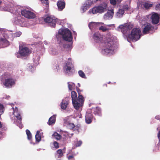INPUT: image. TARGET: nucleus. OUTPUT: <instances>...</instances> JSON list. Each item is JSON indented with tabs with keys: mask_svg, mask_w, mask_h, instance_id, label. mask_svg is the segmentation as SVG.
Masks as SVG:
<instances>
[{
	"mask_svg": "<svg viewBox=\"0 0 160 160\" xmlns=\"http://www.w3.org/2000/svg\"><path fill=\"white\" fill-rule=\"evenodd\" d=\"M15 82L16 80L12 78H6L3 82V84L6 88H10L14 85Z\"/></svg>",
	"mask_w": 160,
	"mask_h": 160,
	"instance_id": "obj_7",
	"label": "nucleus"
},
{
	"mask_svg": "<svg viewBox=\"0 0 160 160\" xmlns=\"http://www.w3.org/2000/svg\"><path fill=\"white\" fill-rule=\"evenodd\" d=\"M4 108L3 106L0 103V114H2L3 113Z\"/></svg>",
	"mask_w": 160,
	"mask_h": 160,
	"instance_id": "obj_39",
	"label": "nucleus"
},
{
	"mask_svg": "<svg viewBox=\"0 0 160 160\" xmlns=\"http://www.w3.org/2000/svg\"><path fill=\"white\" fill-rule=\"evenodd\" d=\"M92 112L96 115L101 116L102 115L101 109L98 107L92 108Z\"/></svg>",
	"mask_w": 160,
	"mask_h": 160,
	"instance_id": "obj_17",
	"label": "nucleus"
},
{
	"mask_svg": "<svg viewBox=\"0 0 160 160\" xmlns=\"http://www.w3.org/2000/svg\"><path fill=\"white\" fill-rule=\"evenodd\" d=\"M68 102H69L66 100V99L63 100L61 103V108L63 109H65L67 107Z\"/></svg>",
	"mask_w": 160,
	"mask_h": 160,
	"instance_id": "obj_25",
	"label": "nucleus"
},
{
	"mask_svg": "<svg viewBox=\"0 0 160 160\" xmlns=\"http://www.w3.org/2000/svg\"><path fill=\"white\" fill-rule=\"evenodd\" d=\"M73 66V65L71 62H68L66 63L65 66L66 72H70Z\"/></svg>",
	"mask_w": 160,
	"mask_h": 160,
	"instance_id": "obj_24",
	"label": "nucleus"
},
{
	"mask_svg": "<svg viewBox=\"0 0 160 160\" xmlns=\"http://www.w3.org/2000/svg\"><path fill=\"white\" fill-rule=\"evenodd\" d=\"M0 45H2L3 47H6L9 45V42L5 38H0Z\"/></svg>",
	"mask_w": 160,
	"mask_h": 160,
	"instance_id": "obj_23",
	"label": "nucleus"
},
{
	"mask_svg": "<svg viewBox=\"0 0 160 160\" xmlns=\"http://www.w3.org/2000/svg\"><path fill=\"white\" fill-rule=\"evenodd\" d=\"M155 9L156 10H160V4H158L156 5Z\"/></svg>",
	"mask_w": 160,
	"mask_h": 160,
	"instance_id": "obj_46",
	"label": "nucleus"
},
{
	"mask_svg": "<svg viewBox=\"0 0 160 160\" xmlns=\"http://www.w3.org/2000/svg\"><path fill=\"white\" fill-rule=\"evenodd\" d=\"M58 19L53 16H48L44 19L45 22L52 27L55 26L56 23L58 22Z\"/></svg>",
	"mask_w": 160,
	"mask_h": 160,
	"instance_id": "obj_6",
	"label": "nucleus"
},
{
	"mask_svg": "<svg viewBox=\"0 0 160 160\" xmlns=\"http://www.w3.org/2000/svg\"><path fill=\"white\" fill-rule=\"evenodd\" d=\"M107 4L106 3H103L97 6L94 7L90 10L89 12L90 13H92L94 14L97 13H102L107 10Z\"/></svg>",
	"mask_w": 160,
	"mask_h": 160,
	"instance_id": "obj_2",
	"label": "nucleus"
},
{
	"mask_svg": "<svg viewBox=\"0 0 160 160\" xmlns=\"http://www.w3.org/2000/svg\"><path fill=\"white\" fill-rule=\"evenodd\" d=\"M118 4L120 3L122 0H117Z\"/></svg>",
	"mask_w": 160,
	"mask_h": 160,
	"instance_id": "obj_53",
	"label": "nucleus"
},
{
	"mask_svg": "<svg viewBox=\"0 0 160 160\" xmlns=\"http://www.w3.org/2000/svg\"><path fill=\"white\" fill-rule=\"evenodd\" d=\"M78 85L79 87H80V84L79 83H78Z\"/></svg>",
	"mask_w": 160,
	"mask_h": 160,
	"instance_id": "obj_58",
	"label": "nucleus"
},
{
	"mask_svg": "<svg viewBox=\"0 0 160 160\" xmlns=\"http://www.w3.org/2000/svg\"><path fill=\"white\" fill-rule=\"evenodd\" d=\"M150 18L151 20V22L153 24H156L159 21V15L158 14L155 12L152 13Z\"/></svg>",
	"mask_w": 160,
	"mask_h": 160,
	"instance_id": "obj_10",
	"label": "nucleus"
},
{
	"mask_svg": "<svg viewBox=\"0 0 160 160\" xmlns=\"http://www.w3.org/2000/svg\"><path fill=\"white\" fill-rule=\"evenodd\" d=\"M1 115V114H0V115Z\"/></svg>",
	"mask_w": 160,
	"mask_h": 160,
	"instance_id": "obj_59",
	"label": "nucleus"
},
{
	"mask_svg": "<svg viewBox=\"0 0 160 160\" xmlns=\"http://www.w3.org/2000/svg\"><path fill=\"white\" fill-rule=\"evenodd\" d=\"M107 85L106 84H104L102 86L101 88L102 89H104L107 88Z\"/></svg>",
	"mask_w": 160,
	"mask_h": 160,
	"instance_id": "obj_47",
	"label": "nucleus"
},
{
	"mask_svg": "<svg viewBox=\"0 0 160 160\" xmlns=\"http://www.w3.org/2000/svg\"><path fill=\"white\" fill-rule=\"evenodd\" d=\"M68 60H69L70 61L71 60V58H68Z\"/></svg>",
	"mask_w": 160,
	"mask_h": 160,
	"instance_id": "obj_57",
	"label": "nucleus"
},
{
	"mask_svg": "<svg viewBox=\"0 0 160 160\" xmlns=\"http://www.w3.org/2000/svg\"><path fill=\"white\" fill-rule=\"evenodd\" d=\"M26 132L27 136L28 139L29 140H31L32 138V135L30 131L28 129H27Z\"/></svg>",
	"mask_w": 160,
	"mask_h": 160,
	"instance_id": "obj_32",
	"label": "nucleus"
},
{
	"mask_svg": "<svg viewBox=\"0 0 160 160\" xmlns=\"http://www.w3.org/2000/svg\"><path fill=\"white\" fill-rule=\"evenodd\" d=\"M64 123L65 125H68V126L69 125V124H71V123H70L69 121H68L67 120L65 121L64 122Z\"/></svg>",
	"mask_w": 160,
	"mask_h": 160,
	"instance_id": "obj_48",
	"label": "nucleus"
},
{
	"mask_svg": "<svg viewBox=\"0 0 160 160\" xmlns=\"http://www.w3.org/2000/svg\"><path fill=\"white\" fill-rule=\"evenodd\" d=\"M105 46L106 48H112L114 49L115 44L113 41H109L105 43Z\"/></svg>",
	"mask_w": 160,
	"mask_h": 160,
	"instance_id": "obj_21",
	"label": "nucleus"
},
{
	"mask_svg": "<svg viewBox=\"0 0 160 160\" xmlns=\"http://www.w3.org/2000/svg\"><path fill=\"white\" fill-rule=\"evenodd\" d=\"M99 30H101L103 32H105L107 31L109 29L106 28L105 27L102 26L99 28Z\"/></svg>",
	"mask_w": 160,
	"mask_h": 160,
	"instance_id": "obj_36",
	"label": "nucleus"
},
{
	"mask_svg": "<svg viewBox=\"0 0 160 160\" xmlns=\"http://www.w3.org/2000/svg\"><path fill=\"white\" fill-rule=\"evenodd\" d=\"M124 10L121 9H119L115 14L117 18H120L122 17L124 13Z\"/></svg>",
	"mask_w": 160,
	"mask_h": 160,
	"instance_id": "obj_22",
	"label": "nucleus"
},
{
	"mask_svg": "<svg viewBox=\"0 0 160 160\" xmlns=\"http://www.w3.org/2000/svg\"><path fill=\"white\" fill-rule=\"evenodd\" d=\"M52 136L57 140H60L62 137V136L56 132H55Z\"/></svg>",
	"mask_w": 160,
	"mask_h": 160,
	"instance_id": "obj_30",
	"label": "nucleus"
},
{
	"mask_svg": "<svg viewBox=\"0 0 160 160\" xmlns=\"http://www.w3.org/2000/svg\"><path fill=\"white\" fill-rule=\"evenodd\" d=\"M92 3V2L90 0H87L86 1L82 7L83 12H84L90 8Z\"/></svg>",
	"mask_w": 160,
	"mask_h": 160,
	"instance_id": "obj_14",
	"label": "nucleus"
},
{
	"mask_svg": "<svg viewBox=\"0 0 160 160\" xmlns=\"http://www.w3.org/2000/svg\"><path fill=\"white\" fill-rule=\"evenodd\" d=\"M53 69L55 71H58L59 69V65L57 64L54 67H53Z\"/></svg>",
	"mask_w": 160,
	"mask_h": 160,
	"instance_id": "obj_41",
	"label": "nucleus"
},
{
	"mask_svg": "<svg viewBox=\"0 0 160 160\" xmlns=\"http://www.w3.org/2000/svg\"><path fill=\"white\" fill-rule=\"evenodd\" d=\"M119 28H120L121 30L123 33H125L131 29L132 27L131 25L128 24H126L124 25H121L119 27Z\"/></svg>",
	"mask_w": 160,
	"mask_h": 160,
	"instance_id": "obj_15",
	"label": "nucleus"
},
{
	"mask_svg": "<svg viewBox=\"0 0 160 160\" xmlns=\"http://www.w3.org/2000/svg\"><path fill=\"white\" fill-rule=\"evenodd\" d=\"M99 23L92 22L89 24L88 27L91 30L97 29Z\"/></svg>",
	"mask_w": 160,
	"mask_h": 160,
	"instance_id": "obj_19",
	"label": "nucleus"
},
{
	"mask_svg": "<svg viewBox=\"0 0 160 160\" xmlns=\"http://www.w3.org/2000/svg\"><path fill=\"white\" fill-rule=\"evenodd\" d=\"M2 77L5 79L6 78H11V75L8 72H5L2 75Z\"/></svg>",
	"mask_w": 160,
	"mask_h": 160,
	"instance_id": "obj_35",
	"label": "nucleus"
},
{
	"mask_svg": "<svg viewBox=\"0 0 160 160\" xmlns=\"http://www.w3.org/2000/svg\"><path fill=\"white\" fill-rule=\"evenodd\" d=\"M21 34V33L20 32H17L15 33V35L17 37H19Z\"/></svg>",
	"mask_w": 160,
	"mask_h": 160,
	"instance_id": "obj_49",
	"label": "nucleus"
},
{
	"mask_svg": "<svg viewBox=\"0 0 160 160\" xmlns=\"http://www.w3.org/2000/svg\"><path fill=\"white\" fill-rule=\"evenodd\" d=\"M68 87L70 90L71 91L73 89V88L75 87V85L74 84H70L69 82L68 83Z\"/></svg>",
	"mask_w": 160,
	"mask_h": 160,
	"instance_id": "obj_37",
	"label": "nucleus"
},
{
	"mask_svg": "<svg viewBox=\"0 0 160 160\" xmlns=\"http://www.w3.org/2000/svg\"><path fill=\"white\" fill-rule=\"evenodd\" d=\"M143 6L146 9H148L152 7V4L151 3L146 2L144 3Z\"/></svg>",
	"mask_w": 160,
	"mask_h": 160,
	"instance_id": "obj_29",
	"label": "nucleus"
},
{
	"mask_svg": "<svg viewBox=\"0 0 160 160\" xmlns=\"http://www.w3.org/2000/svg\"><path fill=\"white\" fill-rule=\"evenodd\" d=\"M19 54L22 56L26 57L28 56L31 53V51L26 47H20L19 51Z\"/></svg>",
	"mask_w": 160,
	"mask_h": 160,
	"instance_id": "obj_9",
	"label": "nucleus"
},
{
	"mask_svg": "<svg viewBox=\"0 0 160 160\" xmlns=\"http://www.w3.org/2000/svg\"><path fill=\"white\" fill-rule=\"evenodd\" d=\"M122 8L124 11H128L129 9V7L128 5H125L123 6Z\"/></svg>",
	"mask_w": 160,
	"mask_h": 160,
	"instance_id": "obj_38",
	"label": "nucleus"
},
{
	"mask_svg": "<svg viewBox=\"0 0 160 160\" xmlns=\"http://www.w3.org/2000/svg\"><path fill=\"white\" fill-rule=\"evenodd\" d=\"M110 3L113 5H116L117 3V0H110Z\"/></svg>",
	"mask_w": 160,
	"mask_h": 160,
	"instance_id": "obj_43",
	"label": "nucleus"
},
{
	"mask_svg": "<svg viewBox=\"0 0 160 160\" xmlns=\"http://www.w3.org/2000/svg\"><path fill=\"white\" fill-rule=\"evenodd\" d=\"M17 110L18 108H16L15 110L14 111V115L18 120V122L19 124H21L22 122V118L20 114L18 113V111H17Z\"/></svg>",
	"mask_w": 160,
	"mask_h": 160,
	"instance_id": "obj_20",
	"label": "nucleus"
},
{
	"mask_svg": "<svg viewBox=\"0 0 160 160\" xmlns=\"http://www.w3.org/2000/svg\"><path fill=\"white\" fill-rule=\"evenodd\" d=\"M2 127V125L1 124V122H0V128H1Z\"/></svg>",
	"mask_w": 160,
	"mask_h": 160,
	"instance_id": "obj_55",
	"label": "nucleus"
},
{
	"mask_svg": "<svg viewBox=\"0 0 160 160\" xmlns=\"http://www.w3.org/2000/svg\"><path fill=\"white\" fill-rule=\"evenodd\" d=\"M71 97L74 108L76 110L79 109L84 102V99L83 96L79 93L78 97L77 98L76 92L73 91L71 92Z\"/></svg>",
	"mask_w": 160,
	"mask_h": 160,
	"instance_id": "obj_1",
	"label": "nucleus"
},
{
	"mask_svg": "<svg viewBox=\"0 0 160 160\" xmlns=\"http://www.w3.org/2000/svg\"><path fill=\"white\" fill-rule=\"evenodd\" d=\"M155 118L157 120H159L160 117L159 116H157L155 117Z\"/></svg>",
	"mask_w": 160,
	"mask_h": 160,
	"instance_id": "obj_52",
	"label": "nucleus"
},
{
	"mask_svg": "<svg viewBox=\"0 0 160 160\" xmlns=\"http://www.w3.org/2000/svg\"><path fill=\"white\" fill-rule=\"evenodd\" d=\"M67 158L68 160H70L72 159H73V160H75L74 158V156L73 155H69L68 157Z\"/></svg>",
	"mask_w": 160,
	"mask_h": 160,
	"instance_id": "obj_45",
	"label": "nucleus"
},
{
	"mask_svg": "<svg viewBox=\"0 0 160 160\" xmlns=\"http://www.w3.org/2000/svg\"><path fill=\"white\" fill-rule=\"evenodd\" d=\"M141 30L139 28H135L131 31L130 34L128 35V38L132 41H137L139 39L140 37Z\"/></svg>",
	"mask_w": 160,
	"mask_h": 160,
	"instance_id": "obj_4",
	"label": "nucleus"
},
{
	"mask_svg": "<svg viewBox=\"0 0 160 160\" xmlns=\"http://www.w3.org/2000/svg\"><path fill=\"white\" fill-rule=\"evenodd\" d=\"M65 2L64 1L59 0L57 2V5L59 10H62L65 7Z\"/></svg>",
	"mask_w": 160,
	"mask_h": 160,
	"instance_id": "obj_16",
	"label": "nucleus"
},
{
	"mask_svg": "<svg viewBox=\"0 0 160 160\" xmlns=\"http://www.w3.org/2000/svg\"><path fill=\"white\" fill-rule=\"evenodd\" d=\"M114 50V49L112 48H106L103 50V51L106 54H108L112 52Z\"/></svg>",
	"mask_w": 160,
	"mask_h": 160,
	"instance_id": "obj_31",
	"label": "nucleus"
},
{
	"mask_svg": "<svg viewBox=\"0 0 160 160\" xmlns=\"http://www.w3.org/2000/svg\"><path fill=\"white\" fill-rule=\"evenodd\" d=\"M144 27L142 31V32L143 34L148 33L152 31L154 29V27H153L150 23H148L147 24H144Z\"/></svg>",
	"mask_w": 160,
	"mask_h": 160,
	"instance_id": "obj_11",
	"label": "nucleus"
},
{
	"mask_svg": "<svg viewBox=\"0 0 160 160\" xmlns=\"http://www.w3.org/2000/svg\"><path fill=\"white\" fill-rule=\"evenodd\" d=\"M35 139L36 141L38 142H39L41 140V137L40 134V131L38 130L37 132L35 135Z\"/></svg>",
	"mask_w": 160,
	"mask_h": 160,
	"instance_id": "obj_28",
	"label": "nucleus"
},
{
	"mask_svg": "<svg viewBox=\"0 0 160 160\" xmlns=\"http://www.w3.org/2000/svg\"><path fill=\"white\" fill-rule=\"evenodd\" d=\"M78 73L79 76L81 78H86V77L85 73L82 70H79L78 71Z\"/></svg>",
	"mask_w": 160,
	"mask_h": 160,
	"instance_id": "obj_34",
	"label": "nucleus"
},
{
	"mask_svg": "<svg viewBox=\"0 0 160 160\" xmlns=\"http://www.w3.org/2000/svg\"><path fill=\"white\" fill-rule=\"evenodd\" d=\"M56 118L54 115L51 117L48 120V124L50 125L54 124L55 122Z\"/></svg>",
	"mask_w": 160,
	"mask_h": 160,
	"instance_id": "obj_26",
	"label": "nucleus"
},
{
	"mask_svg": "<svg viewBox=\"0 0 160 160\" xmlns=\"http://www.w3.org/2000/svg\"><path fill=\"white\" fill-rule=\"evenodd\" d=\"M63 156L62 150L61 149H58L56 151V157H57L58 158H60Z\"/></svg>",
	"mask_w": 160,
	"mask_h": 160,
	"instance_id": "obj_27",
	"label": "nucleus"
},
{
	"mask_svg": "<svg viewBox=\"0 0 160 160\" xmlns=\"http://www.w3.org/2000/svg\"><path fill=\"white\" fill-rule=\"evenodd\" d=\"M59 33L62 35L63 39L66 41L70 42L72 40V33L68 29H66L62 31V32Z\"/></svg>",
	"mask_w": 160,
	"mask_h": 160,
	"instance_id": "obj_5",
	"label": "nucleus"
},
{
	"mask_svg": "<svg viewBox=\"0 0 160 160\" xmlns=\"http://www.w3.org/2000/svg\"><path fill=\"white\" fill-rule=\"evenodd\" d=\"M68 127L71 130H72L74 128L75 126L73 123H71V124H69V125Z\"/></svg>",
	"mask_w": 160,
	"mask_h": 160,
	"instance_id": "obj_44",
	"label": "nucleus"
},
{
	"mask_svg": "<svg viewBox=\"0 0 160 160\" xmlns=\"http://www.w3.org/2000/svg\"><path fill=\"white\" fill-rule=\"evenodd\" d=\"M82 142L81 141L79 140V141H78L76 144V147H78L80 146L82 144Z\"/></svg>",
	"mask_w": 160,
	"mask_h": 160,
	"instance_id": "obj_42",
	"label": "nucleus"
},
{
	"mask_svg": "<svg viewBox=\"0 0 160 160\" xmlns=\"http://www.w3.org/2000/svg\"><path fill=\"white\" fill-rule=\"evenodd\" d=\"M107 4L106 3H103L97 6L94 7L90 10L89 12L90 13H92L94 14L97 13H102L107 10Z\"/></svg>",
	"mask_w": 160,
	"mask_h": 160,
	"instance_id": "obj_3",
	"label": "nucleus"
},
{
	"mask_svg": "<svg viewBox=\"0 0 160 160\" xmlns=\"http://www.w3.org/2000/svg\"><path fill=\"white\" fill-rule=\"evenodd\" d=\"M93 38L94 41L96 42L100 43L102 42V36L98 32L94 33L93 35Z\"/></svg>",
	"mask_w": 160,
	"mask_h": 160,
	"instance_id": "obj_12",
	"label": "nucleus"
},
{
	"mask_svg": "<svg viewBox=\"0 0 160 160\" xmlns=\"http://www.w3.org/2000/svg\"><path fill=\"white\" fill-rule=\"evenodd\" d=\"M22 15L26 18H34L36 17L35 14L31 11L27 9H23L21 11Z\"/></svg>",
	"mask_w": 160,
	"mask_h": 160,
	"instance_id": "obj_8",
	"label": "nucleus"
},
{
	"mask_svg": "<svg viewBox=\"0 0 160 160\" xmlns=\"http://www.w3.org/2000/svg\"><path fill=\"white\" fill-rule=\"evenodd\" d=\"M114 25V24H108L107 25V26L109 27H111L112 26Z\"/></svg>",
	"mask_w": 160,
	"mask_h": 160,
	"instance_id": "obj_54",
	"label": "nucleus"
},
{
	"mask_svg": "<svg viewBox=\"0 0 160 160\" xmlns=\"http://www.w3.org/2000/svg\"><path fill=\"white\" fill-rule=\"evenodd\" d=\"M76 90H77V92L78 93V94H79H79H80L81 93L80 92V89L78 88H77Z\"/></svg>",
	"mask_w": 160,
	"mask_h": 160,
	"instance_id": "obj_51",
	"label": "nucleus"
},
{
	"mask_svg": "<svg viewBox=\"0 0 160 160\" xmlns=\"http://www.w3.org/2000/svg\"><path fill=\"white\" fill-rule=\"evenodd\" d=\"M93 116L91 113H88L85 116V121L87 123L90 124L91 123L93 118Z\"/></svg>",
	"mask_w": 160,
	"mask_h": 160,
	"instance_id": "obj_18",
	"label": "nucleus"
},
{
	"mask_svg": "<svg viewBox=\"0 0 160 160\" xmlns=\"http://www.w3.org/2000/svg\"><path fill=\"white\" fill-rule=\"evenodd\" d=\"M158 138L159 139V141L160 142V130H159V131L158 133Z\"/></svg>",
	"mask_w": 160,
	"mask_h": 160,
	"instance_id": "obj_50",
	"label": "nucleus"
},
{
	"mask_svg": "<svg viewBox=\"0 0 160 160\" xmlns=\"http://www.w3.org/2000/svg\"><path fill=\"white\" fill-rule=\"evenodd\" d=\"M114 14L113 9L109 10L104 15V18L106 20L112 19L113 17Z\"/></svg>",
	"mask_w": 160,
	"mask_h": 160,
	"instance_id": "obj_13",
	"label": "nucleus"
},
{
	"mask_svg": "<svg viewBox=\"0 0 160 160\" xmlns=\"http://www.w3.org/2000/svg\"><path fill=\"white\" fill-rule=\"evenodd\" d=\"M2 3V2L0 0V5Z\"/></svg>",
	"mask_w": 160,
	"mask_h": 160,
	"instance_id": "obj_56",
	"label": "nucleus"
},
{
	"mask_svg": "<svg viewBox=\"0 0 160 160\" xmlns=\"http://www.w3.org/2000/svg\"><path fill=\"white\" fill-rule=\"evenodd\" d=\"M43 5L46 6V8H48L49 6V1L48 0H40Z\"/></svg>",
	"mask_w": 160,
	"mask_h": 160,
	"instance_id": "obj_33",
	"label": "nucleus"
},
{
	"mask_svg": "<svg viewBox=\"0 0 160 160\" xmlns=\"http://www.w3.org/2000/svg\"><path fill=\"white\" fill-rule=\"evenodd\" d=\"M53 145L56 149H58L59 148V143L56 141L53 142Z\"/></svg>",
	"mask_w": 160,
	"mask_h": 160,
	"instance_id": "obj_40",
	"label": "nucleus"
}]
</instances>
